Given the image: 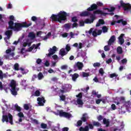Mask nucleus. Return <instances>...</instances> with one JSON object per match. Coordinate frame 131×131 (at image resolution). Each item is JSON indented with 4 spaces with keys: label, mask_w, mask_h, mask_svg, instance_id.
<instances>
[{
    "label": "nucleus",
    "mask_w": 131,
    "mask_h": 131,
    "mask_svg": "<svg viewBox=\"0 0 131 131\" xmlns=\"http://www.w3.org/2000/svg\"><path fill=\"white\" fill-rule=\"evenodd\" d=\"M47 127H48V125H47L46 124H45L43 123L41 124V128H47Z\"/></svg>",
    "instance_id": "obj_51"
},
{
    "label": "nucleus",
    "mask_w": 131,
    "mask_h": 131,
    "mask_svg": "<svg viewBox=\"0 0 131 131\" xmlns=\"http://www.w3.org/2000/svg\"><path fill=\"white\" fill-rule=\"evenodd\" d=\"M117 76H118V74H117L116 73H113L110 75V77L111 78H114V77H117Z\"/></svg>",
    "instance_id": "obj_32"
},
{
    "label": "nucleus",
    "mask_w": 131,
    "mask_h": 131,
    "mask_svg": "<svg viewBox=\"0 0 131 131\" xmlns=\"http://www.w3.org/2000/svg\"><path fill=\"white\" fill-rule=\"evenodd\" d=\"M24 108L25 110H29V105L27 104H25L24 105Z\"/></svg>",
    "instance_id": "obj_48"
},
{
    "label": "nucleus",
    "mask_w": 131,
    "mask_h": 131,
    "mask_svg": "<svg viewBox=\"0 0 131 131\" xmlns=\"http://www.w3.org/2000/svg\"><path fill=\"white\" fill-rule=\"evenodd\" d=\"M67 12L65 11H60L57 15L52 14L51 16V19L52 21L62 23V21H66L67 20Z\"/></svg>",
    "instance_id": "obj_1"
},
{
    "label": "nucleus",
    "mask_w": 131,
    "mask_h": 131,
    "mask_svg": "<svg viewBox=\"0 0 131 131\" xmlns=\"http://www.w3.org/2000/svg\"><path fill=\"white\" fill-rule=\"evenodd\" d=\"M122 64H126V63H127V59L126 58H124L121 60Z\"/></svg>",
    "instance_id": "obj_50"
},
{
    "label": "nucleus",
    "mask_w": 131,
    "mask_h": 131,
    "mask_svg": "<svg viewBox=\"0 0 131 131\" xmlns=\"http://www.w3.org/2000/svg\"><path fill=\"white\" fill-rule=\"evenodd\" d=\"M117 23L119 24L121 23L124 26L127 25V21L126 20H124L123 19H121L117 21Z\"/></svg>",
    "instance_id": "obj_17"
},
{
    "label": "nucleus",
    "mask_w": 131,
    "mask_h": 131,
    "mask_svg": "<svg viewBox=\"0 0 131 131\" xmlns=\"http://www.w3.org/2000/svg\"><path fill=\"white\" fill-rule=\"evenodd\" d=\"M3 58H4V59H5L6 60H9V59L11 60L12 59L10 58V54H6L5 55H4Z\"/></svg>",
    "instance_id": "obj_34"
},
{
    "label": "nucleus",
    "mask_w": 131,
    "mask_h": 131,
    "mask_svg": "<svg viewBox=\"0 0 131 131\" xmlns=\"http://www.w3.org/2000/svg\"><path fill=\"white\" fill-rule=\"evenodd\" d=\"M2 122H9L11 125H13L14 124V123L13 122V116L11 114H8V116L7 115H3L2 116Z\"/></svg>",
    "instance_id": "obj_4"
},
{
    "label": "nucleus",
    "mask_w": 131,
    "mask_h": 131,
    "mask_svg": "<svg viewBox=\"0 0 131 131\" xmlns=\"http://www.w3.org/2000/svg\"><path fill=\"white\" fill-rule=\"evenodd\" d=\"M71 21L72 22H74V23L78 22V19H77V17L73 16V17H72Z\"/></svg>",
    "instance_id": "obj_29"
},
{
    "label": "nucleus",
    "mask_w": 131,
    "mask_h": 131,
    "mask_svg": "<svg viewBox=\"0 0 131 131\" xmlns=\"http://www.w3.org/2000/svg\"><path fill=\"white\" fill-rule=\"evenodd\" d=\"M93 96H96L98 94V92H96V90H93L92 92Z\"/></svg>",
    "instance_id": "obj_64"
},
{
    "label": "nucleus",
    "mask_w": 131,
    "mask_h": 131,
    "mask_svg": "<svg viewBox=\"0 0 131 131\" xmlns=\"http://www.w3.org/2000/svg\"><path fill=\"white\" fill-rule=\"evenodd\" d=\"M82 68H83V63L79 61H78L74 66V69H75V70H82Z\"/></svg>",
    "instance_id": "obj_7"
},
{
    "label": "nucleus",
    "mask_w": 131,
    "mask_h": 131,
    "mask_svg": "<svg viewBox=\"0 0 131 131\" xmlns=\"http://www.w3.org/2000/svg\"><path fill=\"white\" fill-rule=\"evenodd\" d=\"M92 35H93V36L94 37H96V36H98V34L97 33V31H93L92 32Z\"/></svg>",
    "instance_id": "obj_54"
},
{
    "label": "nucleus",
    "mask_w": 131,
    "mask_h": 131,
    "mask_svg": "<svg viewBox=\"0 0 131 131\" xmlns=\"http://www.w3.org/2000/svg\"><path fill=\"white\" fill-rule=\"evenodd\" d=\"M116 38H115V35H113L111 36V37L110 38V39L108 41V46H111V45H112V43H113V42H114V41H115L116 40Z\"/></svg>",
    "instance_id": "obj_14"
},
{
    "label": "nucleus",
    "mask_w": 131,
    "mask_h": 131,
    "mask_svg": "<svg viewBox=\"0 0 131 131\" xmlns=\"http://www.w3.org/2000/svg\"><path fill=\"white\" fill-rule=\"evenodd\" d=\"M98 22L101 25H104V24H105V21H104V19H99Z\"/></svg>",
    "instance_id": "obj_45"
},
{
    "label": "nucleus",
    "mask_w": 131,
    "mask_h": 131,
    "mask_svg": "<svg viewBox=\"0 0 131 131\" xmlns=\"http://www.w3.org/2000/svg\"><path fill=\"white\" fill-rule=\"evenodd\" d=\"M59 54L61 57H64V56L67 55V53H66V51H65V49L63 48L60 50Z\"/></svg>",
    "instance_id": "obj_20"
},
{
    "label": "nucleus",
    "mask_w": 131,
    "mask_h": 131,
    "mask_svg": "<svg viewBox=\"0 0 131 131\" xmlns=\"http://www.w3.org/2000/svg\"><path fill=\"white\" fill-rule=\"evenodd\" d=\"M84 22H85V23H86V24H89V23H93V22H92V20L88 18L84 20Z\"/></svg>",
    "instance_id": "obj_52"
},
{
    "label": "nucleus",
    "mask_w": 131,
    "mask_h": 131,
    "mask_svg": "<svg viewBox=\"0 0 131 131\" xmlns=\"http://www.w3.org/2000/svg\"><path fill=\"white\" fill-rule=\"evenodd\" d=\"M15 107L16 111H18V112H21V107L20 106H18V105H16Z\"/></svg>",
    "instance_id": "obj_41"
},
{
    "label": "nucleus",
    "mask_w": 131,
    "mask_h": 131,
    "mask_svg": "<svg viewBox=\"0 0 131 131\" xmlns=\"http://www.w3.org/2000/svg\"><path fill=\"white\" fill-rule=\"evenodd\" d=\"M66 50L67 52H69V51L71 50V47H70V46L69 44L66 45Z\"/></svg>",
    "instance_id": "obj_39"
},
{
    "label": "nucleus",
    "mask_w": 131,
    "mask_h": 131,
    "mask_svg": "<svg viewBox=\"0 0 131 131\" xmlns=\"http://www.w3.org/2000/svg\"><path fill=\"white\" fill-rule=\"evenodd\" d=\"M99 74H101V76H103L104 75V70H103V68H100L99 71Z\"/></svg>",
    "instance_id": "obj_37"
},
{
    "label": "nucleus",
    "mask_w": 131,
    "mask_h": 131,
    "mask_svg": "<svg viewBox=\"0 0 131 131\" xmlns=\"http://www.w3.org/2000/svg\"><path fill=\"white\" fill-rule=\"evenodd\" d=\"M60 99L61 101H65V100H66V96H65V95H61L60 96Z\"/></svg>",
    "instance_id": "obj_47"
},
{
    "label": "nucleus",
    "mask_w": 131,
    "mask_h": 131,
    "mask_svg": "<svg viewBox=\"0 0 131 131\" xmlns=\"http://www.w3.org/2000/svg\"><path fill=\"white\" fill-rule=\"evenodd\" d=\"M14 70L16 71H18L19 70V64L18 63H15L14 66Z\"/></svg>",
    "instance_id": "obj_33"
},
{
    "label": "nucleus",
    "mask_w": 131,
    "mask_h": 131,
    "mask_svg": "<svg viewBox=\"0 0 131 131\" xmlns=\"http://www.w3.org/2000/svg\"><path fill=\"white\" fill-rule=\"evenodd\" d=\"M79 77V75L77 73H75L72 76V80L73 81H76L77 78H78Z\"/></svg>",
    "instance_id": "obj_21"
},
{
    "label": "nucleus",
    "mask_w": 131,
    "mask_h": 131,
    "mask_svg": "<svg viewBox=\"0 0 131 131\" xmlns=\"http://www.w3.org/2000/svg\"><path fill=\"white\" fill-rule=\"evenodd\" d=\"M45 65L46 67H49L50 66V62H49V61L46 60L45 63Z\"/></svg>",
    "instance_id": "obj_61"
},
{
    "label": "nucleus",
    "mask_w": 131,
    "mask_h": 131,
    "mask_svg": "<svg viewBox=\"0 0 131 131\" xmlns=\"http://www.w3.org/2000/svg\"><path fill=\"white\" fill-rule=\"evenodd\" d=\"M10 86H11V89L16 88V81L14 80H12L10 84Z\"/></svg>",
    "instance_id": "obj_22"
},
{
    "label": "nucleus",
    "mask_w": 131,
    "mask_h": 131,
    "mask_svg": "<svg viewBox=\"0 0 131 131\" xmlns=\"http://www.w3.org/2000/svg\"><path fill=\"white\" fill-rule=\"evenodd\" d=\"M98 9V6L96 4H92L90 7L87 9V10L89 12H93V11H95Z\"/></svg>",
    "instance_id": "obj_11"
},
{
    "label": "nucleus",
    "mask_w": 131,
    "mask_h": 131,
    "mask_svg": "<svg viewBox=\"0 0 131 131\" xmlns=\"http://www.w3.org/2000/svg\"><path fill=\"white\" fill-rule=\"evenodd\" d=\"M14 21H12V20H10L8 22V28H9V29H12V30H13L14 29V27L15 26H14Z\"/></svg>",
    "instance_id": "obj_16"
},
{
    "label": "nucleus",
    "mask_w": 131,
    "mask_h": 131,
    "mask_svg": "<svg viewBox=\"0 0 131 131\" xmlns=\"http://www.w3.org/2000/svg\"><path fill=\"white\" fill-rule=\"evenodd\" d=\"M12 34H13V32H12V31L7 30L5 32V35H7V38H5L4 39L5 41H6V42H8V40H7V39H10L11 38V36L12 35Z\"/></svg>",
    "instance_id": "obj_10"
},
{
    "label": "nucleus",
    "mask_w": 131,
    "mask_h": 131,
    "mask_svg": "<svg viewBox=\"0 0 131 131\" xmlns=\"http://www.w3.org/2000/svg\"><path fill=\"white\" fill-rule=\"evenodd\" d=\"M102 31L103 33H106V32H108V28L106 26H104L102 27Z\"/></svg>",
    "instance_id": "obj_28"
},
{
    "label": "nucleus",
    "mask_w": 131,
    "mask_h": 131,
    "mask_svg": "<svg viewBox=\"0 0 131 131\" xmlns=\"http://www.w3.org/2000/svg\"><path fill=\"white\" fill-rule=\"evenodd\" d=\"M35 47V44H33L31 47L29 48L28 51L29 52H31L33 49H34V47Z\"/></svg>",
    "instance_id": "obj_44"
},
{
    "label": "nucleus",
    "mask_w": 131,
    "mask_h": 131,
    "mask_svg": "<svg viewBox=\"0 0 131 131\" xmlns=\"http://www.w3.org/2000/svg\"><path fill=\"white\" fill-rule=\"evenodd\" d=\"M119 40L120 45H123V43H124V39L119 38Z\"/></svg>",
    "instance_id": "obj_56"
},
{
    "label": "nucleus",
    "mask_w": 131,
    "mask_h": 131,
    "mask_svg": "<svg viewBox=\"0 0 131 131\" xmlns=\"http://www.w3.org/2000/svg\"><path fill=\"white\" fill-rule=\"evenodd\" d=\"M49 53H48L47 57H51L52 55H54L56 52H57V47L53 46L52 48L49 50Z\"/></svg>",
    "instance_id": "obj_8"
},
{
    "label": "nucleus",
    "mask_w": 131,
    "mask_h": 131,
    "mask_svg": "<svg viewBox=\"0 0 131 131\" xmlns=\"http://www.w3.org/2000/svg\"><path fill=\"white\" fill-rule=\"evenodd\" d=\"M71 27V26L70 25V24H66L64 25V28H68V29H66V30H69V28H70Z\"/></svg>",
    "instance_id": "obj_40"
},
{
    "label": "nucleus",
    "mask_w": 131,
    "mask_h": 131,
    "mask_svg": "<svg viewBox=\"0 0 131 131\" xmlns=\"http://www.w3.org/2000/svg\"><path fill=\"white\" fill-rule=\"evenodd\" d=\"M88 127L89 128H90V129H94V125L92 124H89Z\"/></svg>",
    "instance_id": "obj_60"
},
{
    "label": "nucleus",
    "mask_w": 131,
    "mask_h": 131,
    "mask_svg": "<svg viewBox=\"0 0 131 131\" xmlns=\"http://www.w3.org/2000/svg\"><path fill=\"white\" fill-rule=\"evenodd\" d=\"M41 62H42L41 59H40V58L37 59L36 60V63L38 64H40V63H41Z\"/></svg>",
    "instance_id": "obj_63"
},
{
    "label": "nucleus",
    "mask_w": 131,
    "mask_h": 131,
    "mask_svg": "<svg viewBox=\"0 0 131 131\" xmlns=\"http://www.w3.org/2000/svg\"><path fill=\"white\" fill-rule=\"evenodd\" d=\"M94 67H100L101 66V64L99 62H95L93 64Z\"/></svg>",
    "instance_id": "obj_46"
},
{
    "label": "nucleus",
    "mask_w": 131,
    "mask_h": 131,
    "mask_svg": "<svg viewBox=\"0 0 131 131\" xmlns=\"http://www.w3.org/2000/svg\"><path fill=\"white\" fill-rule=\"evenodd\" d=\"M82 125V121L79 120L77 122V126H81Z\"/></svg>",
    "instance_id": "obj_38"
},
{
    "label": "nucleus",
    "mask_w": 131,
    "mask_h": 131,
    "mask_svg": "<svg viewBox=\"0 0 131 131\" xmlns=\"http://www.w3.org/2000/svg\"><path fill=\"white\" fill-rule=\"evenodd\" d=\"M103 124H105L106 127H108V126H109V124H110V121H109V119H106V118L103 119Z\"/></svg>",
    "instance_id": "obj_19"
},
{
    "label": "nucleus",
    "mask_w": 131,
    "mask_h": 131,
    "mask_svg": "<svg viewBox=\"0 0 131 131\" xmlns=\"http://www.w3.org/2000/svg\"><path fill=\"white\" fill-rule=\"evenodd\" d=\"M83 77H89L90 76V74L89 73H85L84 72H82Z\"/></svg>",
    "instance_id": "obj_35"
},
{
    "label": "nucleus",
    "mask_w": 131,
    "mask_h": 131,
    "mask_svg": "<svg viewBox=\"0 0 131 131\" xmlns=\"http://www.w3.org/2000/svg\"><path fill=\"white\" fill-rule=\"evenodd\" d=\"M92 124H93L94 126H96V127H100V126L102 125V124L100 123V122L95 121H93L92 122Z\"/></svg>",
    "instance_id": "obj_24"
},
{
    "label": "nucleus",
    "mask_w": 131,
    "mask_h": 131,
    "mask_svg": "<svg viewBox=\"0 0 131 131\" xmlns=\"http://www.w3.org/2000/svg\"><path fill=\"white\" fill-rule=\"evenodd\" d=\"M109 46H111V45H106L105 46H104V51L105 52H107L108 51H110V47H109Z\"/></svg>",
    "instance_id": "obj_36"
},
{
    "label": "nucleus",
    "mask_w": 131,
    "mask_h": 131,
    "mask_svg": "<svg viewBox=\"0 0 131 131\" xmlns=\"http://www.w3.org/2000/svg\"><path fill=\"white\" fill-rule=\"evenodd\" d=\"M78 99H82V93H80L76 96Z\"/></svg>",
    "instance_id": "obj_43"
},
{
    "label": "nucleus",
    "mask_w": 131,
    "mask_h": 131,
    "mask_svg": "<svg viewBox=\"0 0 131 131\" xmlns=\"http://www.w3.org/2000/svg\"><path fill=\"white\" fill-rule=\"evenodd\" d=\"M59 115L60 117H65L66 118H70L72 116L71 114L61 110L59 112Z\"/></svg>",
    "instance_id": "obj_6"
},
{
    "label": "nucleus",
    "mask_w": 131,
    "mask_h": 131,
    "mask_svg": "<svg viewBox=\"0 0 131 131\" xmlns=\"http://www.w3.org/2000/svg\"><path fill=\"white\" fill-rule=\"evenodd\" d=\"M34 96L35 97H39L40 96V91L39 90H36L34 93Z\"/></svg>",
    "instance_id": "obj_27"
},
{
    "label": "nucleus",
    "mask_w": 131,
    "mask_h": 131,
    "mask_svg": "<svg viewBox=\"0 0 131 131\" xmlns=\"http://www.w3.org/2000/svg\"><path fill=\"white\" fill-rule=\"evenodd\" d=\"M101 102H102L101 99H98L96 100V103L97 104V105H99Z\"/></svg>",
    "instance_id": "obj_58"
},
{
    "label": "nucleus",
    "mask_w": 131,
    "mask_h": 131,
    "mask_svg": "<svg viewBox=\"0 0 131 131\" xmlns=\"http://www.w3.org/2000/svg\"><path fill=\"white\" fill-rule=\"evenodd\" d=\"M18 90L16 88H11V89L10 90L11 92V94L12 95H13V96H17V91H18Z\"/></svg>",
    "instance_id": "obj_18"
},
{
    "label": "nucleus",
    "mask_w": 131,
    "mask_h": 131,
    "mask_svg": "<svg viewBox=\"0 0 131 131\" xmlns=\"http://www.w3.org/2000/svg\"><path fill=\"white\" fill-rule=\"evenodd\" d=\"M42 77H43V75L41 72L39 73L38 74V78L39 80H40L41 79H42Z\"/></svg>",
    "instance_id": "obj_31"
},
{
    "label": "nucleus",
    "mask_w": 131,
    "mask_h": 131,
    "mask_svg": "<svg viewBox=\"0 0 131 131\" xmlns=\"http://www.w3.org/2000/svg\"><path fill=\"white\" fill-rule=\"evenodd\" d=\"M38 104L39 106H43L45 103H46V100H45V97H38L37 98Z\"/></svg>",
    "instance_id": "obj_9"
},
{
    "label": "nucleus",
    "mask_w": 131,
    "mask_h": 131,
    "mask_svg": "<svg viewBox=\"0 0 131 131\" xmlns=\"http://www.w3.org/2000/svg\"><path fill=\"white\" fill-rule=\"evenodd\" d=\"M18 116L20 118H22L24 117V114H23V113H22V112H19V113L18 114Z\"/></svg>",
    "instance_id": "obj_55"
},
{
    "label": "nucleus",
    "mask_w": 131,
    "mask_h": 131,
    "mask_svg": "<svg viewBox=\"0 0 131 131\" xmlns=\"http://www.w3.org/2000/svg\"><path fill=\"white\" fill-rule=\"evenodd\" d=\"M32 23L27 24V23H14V27L13 28V30L14 31H20L22 30L23 27H25L26 28L29 27V26H31Z\"/></svg>",
    "instance_id": "obj_2"
},
{
    "label": "nucleus",
    "mask_w": 131,
    "mask_h": 131,
    "mask_svg": "<svg viewBox=\"0 0 131 131\" xmlns=\"http://www.w3.org/2000/svg\"><path fill=\"white\" fill-rule=\"evenodd\" d=\"M31 20L33 22H36L37 21V17L36 16H33L31 17Z\"/></svg>",
    "instance_id": "obj_42"
},
{
    "label": "nucleus",
    "mask_w": 131,
    "mask_h": 131,
    "mask_svg": "<svg viewBox=\"0 0 131 131\" xmlns=\"http://www.w3.org/2000/svg\"><path fill=\"white\" fill-rule=\"evenodd\" d=\"M111 108L112 110H116V105L115 104H112L111 105Z\"/></svg>",
    "instance_id": "obj_59"
},
{
    "label": "nucleus",
    "mask_w": 131,
    "mask_h": 131,
    "mask_svg": "<svg viewBox=\"0 0 131 131\" xmlns=\"http://www.w3.org/2000/svg\"><path fill=\"white\" fill-rule=\"evenodd\" d=\"M77 103L78 105H83V102L81 100V99H77Z\"/></svg>",
    "instance_id": "obj_30"
},
{
    "label": "nucleus",
    "mask_w": 131,
    "mask_h": 131,
    "mask_svg": "<svg viewBox=\"0 0 131 131\" xmlns=\"http://www.w3.org/2000/svg\"><path fill=\"white\" fill-rule=\"evenodd\" d=\"M79 131H89V126H85L84 128L83 127H80L79 129Z\"/></svg>",
    "instance_id": "obj_26"
},
{
    "label": "nucleus",
    "mask_w": 131,
    "mask_h": 131,
    "mask_svg": "<svg viewBox=\"0 0 131 131\" xmlns=\"http://www.w3.org/2000/svg\"><path fill=\"white\" fill-rule=\"evenodd\" d=\"M77 26H78V24L74 23L72 25V28H75V27H76Z\"/></svg>",
    "instance_id": "obj_62"
},
{
    "label": "nucleus",
    "mask_w": 131,
    "mask_h": 131,
    "mask_svg": "<svg viewBox=\"0 0 131 131\" xmlns=\"http://www.w3.org/2000/svg\"><path fill=\"white\" fill-rule=\"evenodd\" d=\"M79 26H84V21L82 20L79 21Z\"/></svg>",
    "instance_id": "obj_53"
},
{
    "label": "nucleus",
    "mask_w": 131,
    "mask_h": 131,
    "mask_svg": "<svg viewBox=\"0 0 131 131\" xmlns=\"http://www.w3.org/2000/svg\"><path fill=\"white\" fill-rule=\"evenodd\" d=\"M96 6H97V8L98 7H103V3L100 2H98L96 3Z\"/></svg>",
    "instance_id": "obj_49"
},
{
    "label": "nucleus",
    "mask_w": 131,
    "mask_h": 131,
    "mask_svg": "<svg viewBox=\"0 0 131 131\" xmlns=\"http://www.w3.org/2000/svg\"><path fill=\"white\" fill-rule=\"evenodd\" d=\"M108 13H104L102 10L100 9L96 10L93 12V14L91 13L90 18L91 19V22H94V20L96 19L95 15H102L103 16H106V14Z\"/></svg>",
    "instance_id": "obj_3"
},
{
    "label": "nucleus",
    "mask_w": 131,
    "mask_h": 131,
    "mask_svg": "<svg viewBox=\"0 0 131 131\" xmlns=\"http://www.w3.org/2000/svg\"><path fill=\"white\" fill-rule=\"evenodd\" d=\"M117 53L119 55H121V54L123 53V51H122V48H121V47H118L117 48Z\"/></svg>",
    "instance_id": "obj_25"
},
{
    "label": "nucleus",
    "mask_w": 131,
    "mask_h": 131,
    "mask_svg": "<svg viewBox=\"0 0 131 131\" xmlns=\"http://www.w3.org/2000/svg\"><path fill=\"white\" fill-rule=\"evenodd\" d=\"M86 115H88L86 114H83L82 115V117L81 118L82 122H88V116Z\"/></svg>",
    "instance_id": "obj_15"
},
{
    "label": "nucleus",
    "mask_w": 131,
    "mask_h": 131,
    "mask_svg": "<svg viewBox=\"0 0 131 131\" xmlns=\"http://www.w3.org/2000/svg\"><path fill=\"white\" fill-rule=\"evenodd\" d=\"M28 37L31 38V39H34L35 38V34L33 32H31L29 33Z\"/></svg>",
    "instance_id": "obj_23"
},
{
    "label": "nucleus",
    "mask_w": 131,
    "mask_h": 131,
    "mask_svg": "<svg viewBox=\"0 0 131 131\" xmlns=\"http://www.w3.org/2000/svg\"><path fill=\"white\" fill-rule=\"evenodd\" d=\"M103 119V116L102 115H99L98 117H97V120L98 121H101V120H102Z\"/></svg>",
    "instance_id": "obj_57"
},
{
    "label": "nucleus",
    "mask_w": 131,
    "mask_h": 131,
    "mask_svg": "<svg viewBox=\"0 0 131 131\" xmlns=\"http://www.w3.org/2000/svg\"><path fill=\"white\" fill-rule=\"evenodd\" d=\"M120 4H121L122 8H123L124 11H129V10H130L131 5L129 3H124L123 1H121Z\"/></svg>",
    "instance_id": "obj_5"
},
{
    "label": "nucleus",
    "mask_w": 131,
    "mask_h": 131,
    "mask_svg": "<svg viewBox=\"0 0 131 131\" xmlns=\"http://www.w3.org/2000/svg\"><path fill=\"white\" fill-rule=\"evenodd\" d=\"M91 15V12L89 11H84L80 13V17H89Z\"/></svg>",
    "instance_id": "obj_12"
},
{
    "label": "nucleus",
    "mask_w": 131,
    "mask_h": 131,
    "mask_svg": "<svg viewBox=\"0 0 131 131\" xmlns=\"http://www.w3.org/2000/svg\"><path fill=\"white\" fill-rule=\"evenodd\" d=\"M124 107H125V108H126V110H127V111H129V110H131V102H130V101L125 102Z\"/></svg>",
    "instance_id": "obj_13"
}]
</instances>
